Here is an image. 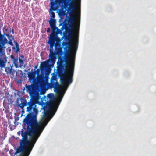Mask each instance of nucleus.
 Returning a JSON list of instances; mask_svg holds the SVG:
<instances>
[{"mask_svg": "<svg viewBox=\"0 0 156 156\" xmlns=\"http://www.w3.org/2000/svg\"><path fill=\"white\" fill-rule=\"evenodd\" d=\"M53 0H51V8H52L53 6L54 5V2L53 1Z\"/></svg>", "mask_w": 156, "mask_h": 156, "instance_id": "16", "label": "nucleus"}, {"mask_svg": "<svg viewBox=\"0 0 156 156\" xmlns=\"http://www.w3.org/2000/svg\"><path fill=\"white\" fill-rule=\"evenodd\" d=\"M50 14L51 18L52 19H54L55 17V13L52 11L51 9L50 10Z\"/></svg>", "mask_w": 156, "mask_h": 156, "instance_id": "11", "label": "nucleus"}, {"mask_svg": "<svg viewBox=\"0 0 156 156\" xmlns=\"http://www.w3.org/2000/svg\"><path fill=\"white\" fill-rule=\"evenodd\" d=\"M59 52H62V50L61 48H60L59 50Z\"/></svg>", "mask_w": 156, "mask_h": 156, "instance_id": "19", "label": "nucleus"}, {"mask_svg": "<svg viewBox=\"0 0 156 156\" xmlns=\"http://www.w3.org/2000/svg\"><path fill=\"white\" fill-rule=\"evenodd\" d=\"M41 65L42 66L44 67H45L47 66V63L46 62H44L41 63Z\"/></svg>", "mask_w": 156, "mask_h": 156, "instance_id": "14", "label": "nucleus"}, {"mask_svg": "<svg viewBox=\"0 0 156 156\" xmlns=\"http://www.w3.org/2000/svg\"><path fill=\"white\" fill-rule=\"evenodd\" d=\"M19 106L22 108V109H23V108L26 106L27 105V102L26 101H24L23 103H21L20 104H19Z\"/></svg>", "mask_w": 156, "mask_h": 156, "instance_id": "12", "label": "nucleus"}, {"mask_svg": "<svg viewBox=\"0 0 156 156\" xmlns=\"http://www.w3.org/2000/svg\"><path fill=\"white\" fill-rule=\"evenodd\" d=\"M28 76L30 80H34L36 77L35 72H29L28 73Z\"/></svg>", "mask_w": 156, "mask_h": 156, "instance_id": "5", "label": "nucleus"}, {"mask_svg": "<svg viewBox=\"0 0 156 156\" xmlns=\"http://www.w3.org/2000/svg\"><path fill=\"white\" fill-rule=\"evenodd\" d=\"M55 34L54 33L52 32L50 35L49 41L48 42V44L50 45L51 49H53V47L55 42Z\"/></svg>", "mask_w": 156, "mask_h": 156, "instance_id": "3", "label": "nucleus"}, {"mask_svg": "<svg viewBox=\"0 0 156 156\" xmlns=\"http://www.w3.org/2000/svg\"><path fill=\"white\" fill-rule=\"evenodd\" d=\"M11 57L12 59L13 62L16 68H18L19 67V65L18 59H14L13 57L12 56H11Z\"/></svg>", "mask_w": 156, "mask_h": 156, "instance_id": "9", "label": "nucleus"}, {"mask_svg": "<svg viewBox=\"0 0 156 156\" xmlns=\"http://www.w3.org/2000/svg\"><path fill=\"white\" fill-rule=\"evenodd\" d=\"M7 39L5 37H3L1 35H0V44L3 46L7 43Z\"/></svg>", "mask_w": 156, "mask_h": 156, "instance_id": "6", "label": "nucleus"}, {"mask_svg": "<svg viewBox=\"0 0 156 156\" xmlns=\"http://www.w3.org/2000/svg\"><path fill=\"white\" fill-rule=\"evenodd\" d=\"M5 66V62L2 59H0V66L1 68L4 67Z\"/></svg>", "mask_w": 156, "mask_h": 156, "instance_id": "10", "label": "nucleus"}, {"mask_svg": "<svg viewBox=\"0 0 156 156\" xmlns=\"http://www.w3.org/2000/svg\"><path fill=\"white\" fill-rule=\"evenodd\" d=\"M10 69H11L9 67H6L5 68V70L8 73L10 72Z\"/></svg>", "mask_w": 156, "mask_h": 156, "instance_id": "17", "label": "nucleus"}, {"mask_svg": "<svg viewBox=\"0 0 156 156\" xmlns=\"http://www.w3.org/2000/svg\"><path fill=\"white\" fill-rule=\"evenodd\" d=\"M46 98H47V97L46 96H44L43 98H41L42 101L43 99H46Z\"/></svg>", "mask_w": 156, "mask_h": 156, "instance_id": "18", "label": "nucleus"}, {"mask_svg": "<svg viewBox=\"0 0 156 156\" xmlns=\"http://www.w3.org/2000/svg\"><path fill=\"white\" fill-rule=\"evenodd\" d=\"M51 49H50V54H49V57L50 59H51V60L53 61H54L55 59H56V58L53 54Z\"/></svg>", "mask_w": 156, "mask_h": 156, "instance_id": "7", "label": "nucleus"}, {"mask_svg": "<svg viewBox=\"0 0 156 156\" xmlns=\"http://www.w3.org/2000/svg\"><path fill=\"white\" fill-rule=\"evenodd\" d=\"M40 70L39 69H37V72L38 74L39 73Z\"/></svg>", "mask_w": 156, "mask_h": 156, "instance_id": "21", "label": "nucleus"}, {"mask_svg": "<svg viewBox=\"0 0 156 156\" xmlns=\"http://www.w3.org/2000/svg\"><path fill=\"white\" fill-rule=\"evenodd\" d=\"M17 134L19 135H20V131L18 132Z\"/></svg>", "mask_w": 156, "mask_h": 156, "instance_id": "22", "label": "nucleus"}, {"mask_svg": "<svg viewBox=\"0 0 156 156\" xmlns=\"http://www.w3.org/2000/svg\"><path fill=\"white\" fill-rule=\"evenodd\" d=\"M54 81H56V82H57V80L55 79V78L54 77H52L51 78V83L53 84V83H55V82Z\"/></svg>", "mask_w": 156, "mask_h": 156, "instance_id": "15", "label": "nucleus"}, {"mask_svg": "<svg viewBox=\"0 0 156 156\" xmlns=\"http://www.w3.org/2000/svg\"><path fill=\"white\" fill-rule=\"evenodd\" d=\"M19 62L20 64L19 67H21L23 65V60L19 58Z\"/></svg>", "mask_w": 156, "mask_h": 156, "instance_id": "13", "label": "nucleus"}, {"mask_svg": "<svg viewBox=\"0 0 156 156\" xmlns=\"http://www.w3.org/2000/svg\"><path fill=\"white\" fill-rule=\"evenodd\" d=\"M50 30V28H48V29H47V32H49V31Z\"/></svg>", "mask_w": 156, "mask_h": 156, "instance_id": "20", "label": "nucleus"}, {"mask_svg": "<svg viewBox=\"0 0 156 156\" xmlns=\"http://www.w3.org/2000/svg\"><path fill=\"white\" fill-rule=\"evenodd\" d=\"M13 151V150H10V151H9V152H10V153L11 154V153L12 152V151Z\"/></svg>", "mask_w": 156, "mask_h": 156, "instance_id": "23", "label": "nucleus"}, {"mask_svg": "<svg viewBox=\"0 0 156 156\" xmlns=\"http://www.w3.org/2000/svg\"><path fill=\"white\" fill-rule=\"evenodd\" d=\"M50 25L52 29H54L55 27V20L52 19L51 18L49 21Z\"/></svg>", "mask_w": 156, "mask_h": 156, "instance_id": "8", "label": "nucleus"}, {"mask_svg": "<svg viewBox=\"0 0 156 156\" xmlns=\"http://www.w3.org/2000/svg\"><path fill=\"white\" fill-rule=\"evenodd\" d=\"M20 72H21V73H22V71H20Z\"/></svg>", "mask_w": 156, "mask_h": 156, "instance_id": "24", "label": "nucleus"}, {"mask_svg": "<svg viewBox=\"0 0 156 156\" xmlns=\"http://www.w3.org/2000/svg\"><path fill=\"white\" fill-rule=\"evenodd\" d=\"M44 76L43 74H41L38 75L37 77V81L41 84V89H44L45 88V84L44 80Z\"/></svg>", "mask_w": 156, "mask_h": 156, "instance_id": "4", "label": "nucleus"}, {"mask_svg": "<svg viewBox=\"0 0 156 156\" xmlns=\"http://www.w3.org/2000/svg\"><path fill=\"white\" fill-rule=\"evenodd\" d=\"M27 91L29 93L32 100L28 103L29 106L27 108V111L28 112L31 111L33 115L36 116L38 112L35 104L38 103L39 95L38 90L33 85L28 86L27 87Z\"/></svg>", "mask_w": 156, "mask_h": 156, "instance_id": "2", "label": "nucleus"}, {"mask_svg": "<svg viewBox=\"0 0 156 156\" xmlns=\"http://www.w3.org/2000/svg\"><path fill=\"white\" fill-rule=\"evenodd\" d=\"M73 74H64L61 77L62 84L59 85L56 89L58 98H55L53 94H48L47 96L50 102L47 112L44 114L42 120L39 122L36 119L31 120L25 118L23 122L27 124L26 131H21L23 137L20 142V146L17 149L15 155L19 154V156H28L36 141L44 127L55 113L69 85L72 81Z\"/></svg>", "mask_w": 156, "mask_h": 156, "instance_id": "1", "label": "nucleus"}]
</instances>
